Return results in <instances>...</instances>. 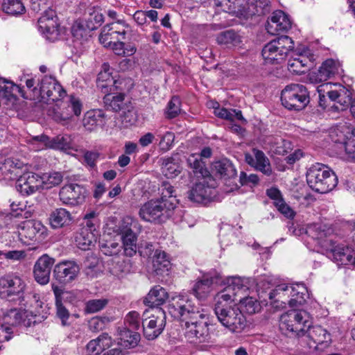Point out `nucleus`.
Returning <instances> with one entry per match:
<instances>
[{
	"label": "nucleus",
	"instance_id": "052dcab7",
	"mask_svg": "<svg viewBox=\"0 0 355 355\" xmlns=\"http://www.w3.org/2000/svg\"><path fill=\"white\" fill-rule=\"evenodd\" d=\"M62 174L60 172L56 171L43 173L40 175L42 185H45L46 188H51L60 184L62 181Z\"/></svg>",
	"mask_w": 355,
	"mask_h": 355
},
{
	"label": "nucleus",
	"instance_id": "a878e982",
	"mask_svg": "<svg viewBox=\"0 0 355 355\" xmlns=\"http://www.w3.org/2000/svg\"><path fill=\"white\" fill-rule=\"evenodd\" d=\"M291 27V21L288 16L282 10H277L268 21L266 29L270 35H277L288 31Z\"/></svg>",
	"mask_w": 355,
	"mask_h": 355
},
{
	"label": "nucleus",
	"instance_id": "603ef678",
	"mask_svg": "<svg viewBox=\"0 0 355 355\" xmlns=\"http://www.w3.org/2000/svg\"><path fill=\"white\" fill-rule=\"evenodd\" d=\"M162 171L166 178H173L180 173L181 167L173 157H167L163 159Z\"/></svg>",
	"mask_w": 355,
	"mask_h": 355
},
{
	"label": "nucleus",
	"instance_id": "f03ea898",
	"mask_svg": "<svg viewBox=\"0 0 355 355\" xmlns=\"http://www.w3.org/2000/svg\"><path fill=\"white\" fill-rule=\"evenodd\" d=\"M311 325V315L304 310L285 312L281 315L279 320L281 332L286 336L297 338L300 342Z\"/></svg>",
	"mask_w": 355,
	"mask_h": 355
},
{
	"label": "nucleus",
	"instance_id": "58836bf2",
	"mask_svg": "<svg viewBox=\"0 0 355 355\" xmlns=\"http://www.w3.org/2000/svg\"><path fill=\"white\" fill-rule=\"evenodd\" d=\"M334 260L338 265L352 263L355 266V255L354 252L343 245H338L331 249Z\"/></svg>",
	"mask_w": 355,
	"mask_h": 355
},
{
	"label": "nucleus",
	"instance_id": "393cba45",
	"mask_svg": "<svg viewBox=\"0 0 355 355\" xmlns=\"http://www.w3.org/2000/svg\"><path fill=\"white\" fill-rule=\"evenodd\" d=\"M55 259L47 254H43L35 262L33 274L35 281L42 285L49 282L50 274Z\"/></svg>",
	"mask_w": 355,
	"mask_h": 355
},
{
	"label": "nucleus",
	"instance_id": "72a5a7b5",
	"mask_svg": "<svg viewBox=\"0 0 355 355\" xmlns=\"http://www.w3.org/2000/svg\"><path fill=\"white\" fill-rule=\"evenodd\" d=\"M225 288L228 289L235 297L244 294L250 286V279L239 276L229 277L226 279Z\"/></svg>",
	"mask_w": 355,
	"mask_h": 355
},
{
	"label": "nucleus",
	"instance_id": "79ce46f5",
	"mask_svg": "<svg viewBox=\"0 0 355 355\" xmlns=\"http://www.w3.org/2000/svg\"><path fill=\"white\" fill-rule=\"evenodd\" d=\"M71 216L69 211L63 208L53 211L49 216V224L53 229L61 228L70 223Z\"/></svg>",
	"mask_w": 355,
	"mask_h": 355
},
{
	"label": "nucleus",
	"instance_id": "864d4df0",
	"mask_svg": "<svg viewBox=\"0 0 355 355\" xmlns=\"http://www.w3.org/2000/svg\"><path fill=\"white\" fill-rule=\"evenodd\" d=\"M103 26L99 35V41L104 46H111L114 42L124 40L125 37L116 32Z\"/></svg>",
	"mask_w": 355,
	"mask_h": 355
},
{
	"label": "nucleus",
	"instance_id": "7ed1b4c3",
	"mask_svg": "<svg viewBox=\"0 0 355 355\" xmlns=\"http://www.w3.org/2000/svg\"><path fill=\"white\" fill-rule=\"evenodd\" d=\"M306 177L309 187L320 193L331 191L338 184L335 173L327 166L320 163H315L310 166Z\"/></svg>",
	"mask_w": 355,
	"mask_h": 355
},
{
	"label": "nucleus",
	"instance_id": "423d86ee",
	"mask_svg": "<svg viewBox=\"0 0 355 355\" xmlns=\"http://www.w3.org/2000/svg\"><path fill=\"white\" fill-rule=\"evenodd\" d=\"M168 312L175 319L183 321L198 319L202 316L199 308L187 295L173 297L168 306Z\"/></svg>",
	"mask_w": 355,
	"mask_h": 355
},
{
	"label": "nucleus",
	"instance_id": "de8ad7c7",
	"mask_svg": "<svg viewBox=\"0 0 355 355\" xmlns=\"http://www.w3.org/2000/svg\"><path fill=\"white\" fill-rule=\"evenodd\" d=\"M354 129L355 127L345 123L331 128L329 132V137L333 142L340 144L343 147L351 135L345 133V131L349 130V132L351 133L350 130H354Z\"/></svg>",
	"mask_w": 355,
	"mask_h": 355
},
{
	"label": "nucleus",
	"instance_id": "2eb2a0df",
	"mask_svg": "<svg viewBox=\"0 0 355 355\" xmlns=\"http://www.w3.org/2000/svg\"><path fill=\"white\" fill-rule=\"evenodd\" d=\"M216 185V180L211 176L198 177V182L187 192V198L193 202H203L211 196Z\"/></svg>",
	"mask_w": 355,
	"mask_h": 355
},
{
	"label": "nucleus",
	"instance_id": "6e6d98bb",
	"mask_svg": "<svg viewBox=\"0 0 355 355\" xmlns=\"http://www.w3.org/2000/svg\"><path fill=\"white\" fill-rule=\"evenodd\" d=\"M214 114L218 117L225 119L230 121H234L235 119L242 121L244 123L246 120L243 118L241 110H227L226 108L217 107L214 110Z\"/></svg>",
	"mask_w": 355,
	"mask_h": 355
},
{
	"label": "nucleus",
	"instance_id": "680f3d73",
	"mask_svg": "<svg viewBox=\"0 0 355 355\" xmlns=\"http://www.w3.org/2000/svg\"><path fill=\"white\" fill-rule=\"evenodd\" d=\"M108 300L105 298L89 300L85 302L84 311L86 313H95L103 310L107 304Z\"/></svg>",
	"mask_w": 355,
	"mask_h": 355
},
{
	"label": "nucleus",
	"instance_id": "3c124183",
	"mask_svg": "<svg viewBox=\"0 0 355 355\" xmlns=\"http://www.w3.org/2000/svg\"><path fill=\"white\" fill-rule=\"evenodd\" d=\"M218 44L239 46L242 42L241 36L233 30H228L219 33L216 37Z\"/></svg>",
	"mask_w": 355,
	"mask_h": 355
},
{
	"label": "nucleus",
	"instance_id": "0e129e2a",
	"mask_svg": "<svg viewBox=\"0 0 355 355\" xmlns=\"http://www.w3.org/2000/svg\"><path fill=\"white\" fill-rule=\"evenodd\" d=\"M180 112V100L178 96H173L168 102L165 112L166 116L168 119L176 117Z\"/></svg>",
	"mask_w": 355,
	"mask_h": 355
},
{
	"label": "nucleus",
	"instance_id": "69168bd1",
	"mask_svg": "<svg viewBox=\"0 0 355 355\" xmlns=\"http://www.w3.org/2000/svg\"><path fill=\"white\" fill-rule=\"evenodd\" d=\"M239 301L243 306L245 311L249 314L255 313L260 309L259 303L253 297H243V299H240Z\"/></svg>",
	"mask_w": 355,
	"mask_h": 355
},
{
	"label": "nucleus",
	"instance_id": "4c0bfd02",
	"mask_svg": "<svg viewBox=\"0 0 355 355\" xmlns=\"http://www.w3.org/2000/svg\"><path fill=\"white\" fill-rule=\"evenodd\" d=\"M214 169L216 173L225 182H231L236 177V170L234 166L227 159L216 162L214 164Z\"/></svg>",
	"mask_w": 355,
	"mask_h": 355
},
{
	"label": "nucleus",
	"instance_id": "f257e3e1",
	"mask_svg": "<svg viewBox=\"0 0 355 355\" xmlns=\"http://www.w3.org/2000/svg\"><path fill=\"white\" fill-rule=\"evenodd\" d=\"M161 198L151 200L144 203L140 208L139 214L141 218L150 223H164L168 220L176 207L178 200L173 195V187L164 182L159 188Z\"/></svg>",
	"mask_w": 355,
	"mask_h": 355
},
{
	"label": "nucleus",
	"instance_id": "c9c22d12",
	"mask_svg": "<svg viewBox=\"0 0 355 355\" xmlns=\"http://www.w3.org/2000/svg\"><path fill=\"white\" fill-rule=\"evenodd\" d=\"M106 123L104 112L101 110H92L84 116L83 123L88 130H94L96 127L103 126Z\"/></svg>",
	"mask_w": 355,
	"mask_h": 355
},
{
	"label": "nucleus",
	"instance_id": "bb28decb",
	"mask_svg": "<svg viewBox=\"0 0 355 355\" xmlns=\"http://www.w3.org/2000/svg\"><path fill=\"white\" fill-rule=\"evenodd\" d=\"M252 153L253 155L245 154V159L246 162L256 170L261 171L267 176H270L272 171L268 158L260 150L254 148Z\"/></svg>",
	"mask_w": 355,
	"mask_h": 355
},
{
	"label": "nucleus",
	"instance_id": "f8f14e48",
	"mask_svg": "<svg viewBox=\"0 0 355 355\" xmlns=\"http://www.w3.org/2000/svg\"><path fill=\"white\" fill-rule=\"evenodd\" d=\"M331 343L330 334L321 326H310L306 331L300 343L310 349L323 350Z\"/></svg>",
	"mask_w": 355,
	"mask_h": 355
},
{
	"label": "nucleus",
	"instance_id": "e433bc0d",
	"mask_svg": "<svg viewBox=\"0 0 355 355\" xmlns=\"http://www.w3.org/2000/svg\"><path fill=\"white\" fill-rule=\"evenodd\" d=\"M341 71V66L338 60L327 59L320 67L317 78L320 82L325 81L331 76L339 74Z\"/></svg>",
	"mask_w": 355,
	"mask_h": 355
},
{
	"label": "nucleus",
	"instance_id": "dca6fc26",
	"mask_svg": "<svg viewBox=\"0 0 355 355\" xmlns=\"http://www.w3.org/2000/svg\"><path fill=\"white\" fill-rule=\"evenodd\" d=\"M53 109V118L58 122L66 121L73 116H79L82 110V103L75 96H69L65 101H61Z\"/></svg>",
	"mask_w": 355,
	"mask_h": 355
},
{
	"label": "nucleus",
	"instance_id": "20e7f679",
	"mask_svg": "<svg viewBox=\"0 0 355 355\" xmlns=\"http://www.w3.org/2000/svg\"><path fill=\"white\" fill-rule=\"evenodd\" d=\"M294 49V42L286 35H282L269 42L262 49L261 55L267 64H279Z\"/></svg>",
	"mask_w": 355,
	"mask_h": 355
},
{
	"label": "nucleus",
	"instance_id": "c03bdc74",
	"mask_svg": "<svg viewBox=\"0 0 355 355\" xmlns=\"http://www.w3.org/2000/svg\"><path fill=\"white\" fill-rule=\"evenodd\" d=\"M98 236V234L92 233L86 229H80L75 239L76 245L83 250H88L95 244Z\"/></svg>",
	"mask_w": 355,
	"mask_h": 355
},
{
	"label": "nucleus",
	"instance_id": "6ab92c4d",
	"mask_svg": "<svg viewBox=\"0 0 355 355\" xmlns=\"http://www.w3.org/2000/svg\"><path fill=\"white\" fill-rule=\"evenodd\" d=\"M39 31L49 41L58 40L60 34V28L54 10H46L38 19Z\"/></svg>",
	"mask_w": 355,
	"mask_h": 355
},
{
	"label": "nucleus",
	"instance_id": "5701e85b",
	"mask_svg": "<svg viewBox=\"0 0 355 355\" xmlns=\"http://www.w3.org/2000/svg\"><path fill=\"white\" fill-rule=\"evenodd\" d=\"M314 55L309 50H305L300 53H294L288 61V71L295 74H301L312 67Z\"/></svg>",
	"mask_w": 355,
	"mask_h": 355
},
{
	"label": "nucleus",
	"instance_id": "09e8293b",
	"mask_svg": "<svg viewBox=\"0 0 355 355\" xmlns=\"http://www.w3.org/2000/svg\"><path fill=\"white\" fill-rule=\"evenodd\" d=\"M236 300V297L230 292L228 289L224 288L218 292L214 297V312H218L219 309L225 310L232 306L230 304Z\"/></svg>",
	"mask_w": 355,
	"mask_h": 355
},
{
	"label": "nucleus",
	"instance_id": "c756f323",
	"mask_svg": "<svg viewBox=\"0 0 355 355\" xmlns=\"http://www.w3.org/2000/svg\"><path fill=\"white\" fill-rule=\"evenodd\" d=\"M23 164L8 158L0 157V181L15 180L21 173Z\"/></svg>",
	"mask_w": 355,
	"mask_h": 355
},
{
	"label": "nucleus",
	"instance_id": "cd10ccee",
	"mask_svg": "<svg viewBox=\"0 0 355 355\" xmlns=\"http://www.w3.org/2000/svg\"><path fill=\"white\" fill-rule=\"evenodd\" d=\"M29 313L32 314L31 312L27 310L11 309L3 313L2 324L9 326L12 329L21 323H23L25 326H29L32 322L31 318H28Z\"/></svg>",
	"mask_w": 355,
	"mask_h": 355
},
{
	"label": "nucleus",
	"instance_id": "4d7b16f0",
	"mask_svg": "<svg viewBox=\"0 0 355 355\" xmlns=\"http://www.w3.org/2000/svg\"><path fill=\"white\" fill-rule=\"evenodd\" d=\"M2 9L7 14L17 15L24 12L25 8L20 0H3Z\"/></svg>",
	"mask_w": 355,
	"mask_h": 355
},
{
	"label": "nucleus",
	"instance_id": "7c9ffc66",
	"mask_svg": "<svg viewBox=\"0 0 355 355\" xmlns=\"http://www.w3.org/2000/svg\"><path fill=\"white\" fill-rule=\"evenodd\" d=\"M95 30V26L92 24H87L85 21L77 20L71 27V34L73 37V45L75 47H80L90 37V32Z\"/></svg>",
	"mask_w": 355,
	"mask_h": 355
},
{
	"label": "nucleus",
	"instance_id": "13d9d810",
	"mask_svg": "<svg viewBox=\"0 0 355 355\" xmlns=\"http://www.w3.org/2000/svg\"><path fill=\"white\" fill-rule=\"evenodd\" d=\"M302 231L313 239H322L327 234L326 226L320 223L310 224Z\"/></svg>",
	"mask_w": 355,
	"mask_h": 355
},
{
	"label": "nucleus",
	"instance_id": "ddd939ff",
	"mask_svg": "<svg viewBox=\"0 0 355 355\" xmlns=\"http://www.w3.org/2000/svg\"><path fill=\"white\" fill-rule=\"evenodd\" d=\"M209 324L202 313L198 319L187 320L184 324V334L191 343H201L208 342L210 338Z\"/></svg>",
	"mask_w": 355,
	"mask_h": 355
},
{
	"label": "nucleus",
	"instance_id": "e2e57ef3",
	"mask_svg": "<svg viewBox=\"0 0 355 355\" xmlns=\"http://www.w3.org/2000/svg\"><path fill=\"white\" fill-rule=\"evenodd\" d=\"M346 132L347 134H351L345 142L343 148L345 149V159L349 162H355V128L354 130Z\"/></svg>",
	"mask_w": 355,
	"mask_h": 355
},
{
	"label": "nucleus",
	"instance_id": "4be33fe9",
	"mask_svg": "<svg viewBox=\"0 0 355 355\" xmlns=\"http://www.w3.org/2000/svg\"><path fill=\"white\" fill-rule=\"evenodd\" d=\"M59 196L63 204L78 205L84 202L86 189L77 184H67L60 189Z\"/></svg>",
	"mask_w": 355,
	"mask_h": 355
},
{
	"label": "nucleus",
	"instance_id": "49530a36",
	"mask_svg": "<svg viewBox=\"0 0 355 355\" xmlns=\"http://www.w3.org/2000/svg\"><path fill=\"white\" fill-rule=\"evenodd\" d=\"M347 92L344 89H341L339 91L337 90H329L327 92V94L329 99L335 103L331 106V108L336 111L345 110L348 107L351 102V97L349 95H347L345 98L342 99V94H346Z\"/></svg>",
	"mask_w": 355,
	"mask_h": 355
},
{
	"label": "nucleus",
	"instance_id": "a211bd4d",
	"mask_svg": "<svg viewBox=\"0 0 355 355\" xmlns=\"http://www.w3.org/2000/svg\"><path fill=\"white\" fill-rule=\"evenodd\" d=\"M19 240L25 243L36 239L37 236L46 235V227L39 220H24L16 225Z\"/></svg>",
	"mask_w": 355,
	"mask_h": 355
},
{
	"label": "nucleus",
	"instance_id": "f3484780",
	"mask_svg": "<svg viewBox=\"0 0 355 355\" xmlns=\"http://www.w3.org/2000/svg\"><path fill=\"white\" fill-rule=\"evenodd\" d=\"M25 288V282L16 273H8L0 277V296L2 298L20 296Z\"/></svg>",
	"mask_w": 355,
	"mask_h": 355
},
{
	"label": "nucleus",
	"instance_id": "b1692460",
	"mask_svg": "<svg viewBox=\"0 0 355 355\" xmlns=\"http://www.w3.org/2000/svg\"><path fill=\"white\" fill-rule=\"evenodd\" d=\"M220 274L214 272V274L208 273L202 276V279H198L194 284L192 288L193 294L198 300L206 299L212 291V284H217L220 279Z\"/></svg>",
	"mask_w": 355,
	"mask_h": 355
},
{
	"label": "nucleus",
	"instance_id": "9b49d317",
	"mask_svg": "<svg viewBox=\"0 0 355 355\" xmlns=\"http://www.w3.org/2000/svg\"><path fill=\"white\" fill-rule=\"evenodd\" d=\"M141 230V225L138 221L132 217L126 216L119 227L120 234L123 243L124 254L128 257H132L137 250V236L134 230Z\"/></svg>",
	"mask_w": 355,
	"mask_h": 355
},
{
	"label": "nucleus",
	"instance_id": "bf43d9fd",
	"mask_svg": "<svg viewBox=\"0 0 355 355\" xmlns=\"http://www.w3.org/2000/svg\"><path fill=\"white\" fill-rule=\"evenodd\" d=\"M124 94H118L114 96L107 94L104 98V103L107 109L114 112L121 110L123 105Z\"/></svg>",
	"mask_w": 355,
	"mask_h": 355
},
{
	"label": "nucleus",
	"instance_id": "a19ab883",
	"mask_svg": "<svg viewBox=\"0 0 355 355\" xmlns=\"http://www.w3.org/2000/svg\"><path fill=\"white\" fill-rule=\"evenodd\" d=\"M112 345V339L107 334H102L97 338L90 340L86 346L87 353L89 355H98L105 349Z\"/></svg>",
	"mask_w": 355,
	"mask_h": 355
},
{
	"label": "nucleus",
	"instance_id": "5fc2aeb1",
	"mask_svg": "<svg viewBox=\"0 0 355 355\" xmlns=\"http://www.w3.org/2000/svg\"><path fill=\"white\" fill-rule=\"evenodd\" d=\"M187 163L193 169L195 173H199L201 177L211 176L199 155H191L187 159Z\"/></svg>",
	"mask_w": 355,
	"mask_h": 355
},
{
	"label": "nucleus",
	"instance_id": "ea45409f",
	"mask_svg": "<svg viewBox=\"0 0 355 355\" xmlns=\"http://www.w3.org/2000/svg\"><path fill=\"white\" fill-rule=\"evenodd\" d=\"M168 298L166 289L159 285L154 286L144 298L145 304L151 306H158L163 304Z\"/></svg>",
	"mask_w": 355,
	"mask_h": 355
},
{
	"label": "nucleus",
	"instance_id": "774afa93",
	"mask_svg": "<svg viewBox=\"0 0 355 355\" xmlns=\"http://www.w3.org/2000/svg\"><path fill=\"white\" fill-rule=\"evenodd\" d=\"M108 322L109 319L106 317H94L89 321L88 325L91 331L97 332L103 330Z\"/></svg>",
	"mask_w": 355,
	"mask_h": 355
},
{
	"label": "nucleus",
	"instance_id": "8fccbe9b",
	"mask_svg": "<svg viewBox=\"0 0 355 355\" xmlns=\"http://www.w3.org/2000/svg\"><path fill=\"white\" fill-rule=\"evenodd\" d=\"M217 6L223 8V10L242 17L246 2L243 0H215Z\"/></svg>",
	"mask_w": 355,
	"mask_h": 355
},
{
	"label": "nucleus",
	"instance_id": "c85d7f7f",
	"mask_svg": "<svg viewBox=\"0 0 355 355\" xmlns=\"http://www.w3.org/2000/svg\"><path fill=\"white\" fill-rule=\"evenodd\" d=\"M19 92L21 96L26 98L22 92L21 89L11 81L6 80L0 78V98L2 103L8 107H12L17 101L16 92Z\"/></svg>",
	"mask_w": 355,
	"mask_h": 355
},
{
	"label": "nucleus",
	"instance_id": "338daca9",
	"mask_svg": "<svg viewBox=\"0 0 355 355\" xmlns=\"http://www.w3.org/2000/svg\"><path fill=\"white\" fill-rule=\"evenodd\" d=\"M121 248L116 242H107L100 245L101 251L107 256L116 255L121 251Z\"/></svg>",
	"mask_w": 355,
	"mask_h": 355
},
{
	"label": "nucleus",
	"instance_id": "a18cd8bd",
	"mask_svg": "<svg viewBox=\"0 0 355 355\" xmlns=\"http://www.w3.org/2000/svg\"><path fill=\"white\" fill-rule=\"evenodd\" d=\"M118 344L123 347L131 348L137 345L140 340V334L137 332L123 328L119 330Z\"/></svg>",
	"mask_w": 355,
	"mask_h": 355
},
{
	"label": "nucleus",
	"instance_id": "39448f33",
	"mask_svg": "<svg viewBox=\"0 0 355 355\" xmlns=\"http://www.w3.org/2000/svg\"><path fill=\"white\" fill-rule=\"evenodd\" d=\"M39 88L34 89V101L51 104L59 102L66 94L64 89L51 76H44L38 80Z\"/></svg>",
	"mask_w": 355,
	"mask_h": 355
},
{
	"label": "nucleus",
	"instance_id": "aec40b11",
	"mask_svg": "<svg viewBox=\"0 0 355 355\" xmlns=\"http://www.w3.org/2000/svg\"><path fill=\"white\" fill-rule=\"evenodd\" d=\"M79 266L73 261H64L56 264L53 277L62 284H68L76 280L80 273Z\"/></svg>",
	"mask_w": 355,
	"mask_h": 355
},
{
	"label": "nucleus",
	"instance_id": "1a4fd4ad",
	"mask_svg": "<svg viewBox=\"0 0 355 355\" xmlns=\"http://www.w3.org/2000/svg\"><path fill=\"white\" fill-rule=\"evenodd\" d=\"M27 141L32 149L35 151L46 148L63 150H73L76 148L73 139L69 135H60L53 139H50L45 135H40L31 137Z\"/></svg>",
	"mask_w": 355,
	"mask_h": 355
},
{
	"label": "nucleus",
	"instance_id": "473e14b6",
	"mask_svg": "<svg viewBox=\"0 0 355 355\" xmlns=\"http://www.w3.org/2000/svg\"><path fill=\"white\" fill-rule=\"evenodd\" d=\"M52 290L55 297L56 314L59 319H60L63 326L67 325V320L69 318V312L68 309L63 305L62 299L63 295L68 294L61 287L54 284H52Z\"/></svg>",
	"mask_w": 355,
	"mask_h": 355
},
{
	"label": "nucleus",
	"instance_id": "2f4dec72",
	"mask_svg": "<svg viewBox=\"0 0 355 355\" xmlns=\"http://www.w3.org/2000/svg\"><path fill=\"white\" fill-rule=\"evenodd\" d=\"M103 71H101L97 78V86L104 93L112 92L115 89H121L119 80H115L110 72L109 66L106 64L103 65Z\"/></svg>",
	"mask_w": 355,
	"mask_h": 355
},
{
	"label": "nucleus",
	"instance_id": "f704fd0d",
	"mask_svg": "<svg viewBox=\"0 0 355 355\" xmlns=\"http://www.w3.org/2000/svg\"><path fill=\"white\" fill-rule=\"evenodd\" d=\"M270 0H252L246 2L241 15L243 17H248L255 15H265L270 10Z\"/></svg>",
	"mask_w": 355,
	"mask_h": 355
},
{
	"label": "nucleus",
	"instance_id": "9d476101",
	"mask_svg": "<svg viewBox=\"0 0 355 355\" xmlns=\"http://www.w3.org/2000/svg\"><path fill=\"white\" fill-rule=\"evenodd\" d=\"M215 314L221 324L232 333H241L247 326L245 315L235 305L225 310L219 309Z\"/></svg>",
	"mask_w": 355,
	"mask_h": 355
},
{
	"label": "nucleus",
	"instance_id": "4468645a",
	"mask_svg": "<svg viewBox=\"0 0 355 355\" xmlns=\"http://www.w3.org/2000/svg\"><path fill=\"white\" fill-rule=\"evenodd\" d=\"M277 291L282 293L280 296L282 303L288 304L291 307H297L303 304L307 295V289L302 284H280L277 286Z\"/></svg>",
	"mask_w": 355,
	"mask_h": 355
},
{
	"label": "nucleus",
	"instance_id": "0eeeda50",
	"mask_svg": "<svg viewBox=\"0 0 355 355\" xmlns=\"http://www.w3.org/2000/svg\"><path fill=\"white\" fill-rule=\"evenodd\" d=\"M165 325L166 313L162 309L150 308L144 312L142 327L146 339L152 340L157 338L162 333Z\"/></svg>",
	"mask_w": 355,
	"mask_h": 355
},
{
	"label": "nucleus",
	"instance_id": "6e6552de",
	"mask_svg": "<svg viewBox=\"0 0 355 355\" xmlns=\"http://www.w3.org/2000/svg\"><path fill=\"white\" fill-rule=\"evenodd\" d=\"M281 101L288 110H302L309 103L307 89L301 84L288 85L282 91Z\"/></svg>",
	"mask_w": 355,
	"mask_h": 355
},
{
	"label": "nucleus",
	"instance_id": "37998d69",
	"mask_svg": "<svg viewBox=\"0 0 355 355\" xmlns=\"http://www.w3.org/2000/svg\"><path fill=\"white\" fill-rule=\"evenodd\" d=\"M153 268L157 275L168 274L171 268V261L167 254L161 250H156L153 259Z\"/></svg>",
	"mask_w": 355,
	"mask_h": 355
},
{
	"label": "nucleus",
	"instance_id": "412c9836",
	"mask_svg": "<svg viewBox=\"0 0 355 355\" xmlns=\"http://www.w3.org/2000/svg\"><path fill=\"white\" fill-rule=\"evenodd\" d=\"M42 186L40 175L33 172L20 173L17 178L16 189L23 196L35 193Z\"/></svg>",
	"mask_w": 355,
	"mask_h": 355
}]
</instances>
